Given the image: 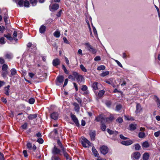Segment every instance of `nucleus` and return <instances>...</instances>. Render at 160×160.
<instances>
[{
	"instance_id": "f257e3e1",
	"label": "nucleus",
	"mask_w": 160,
	"mask_h": 160,
	"mask_svg": "<svg viewBox=\"0 0 160 160\" xmlns=\"http://www.w3.org/2000/svg\"><path fill=\"white\" fill-rule=\"evenodd\" d=\"M84 45L87 47V49L92 53L94 54L97 52V50L88 43H86Z\"/></svg>"
},
{
	"instance_id": "f03ea898",
	"label": "nucleus",
	"mask_w": 160,
	"mask_h": 160,
	"mask_svg": "<svg viewBox=\"0 0 160 160\" xmlns=\"http://www.w3.org/2000/svg\"><path fill=\"white\" fill-rule=\"evenodd\" d=\"M82 139V144L83 147L86 148L91 146V143L87 138L83 137Z\"/></svg>"
},
{
	"instance_id": "7ed1b4c3",
	"label": "nucleus",
	"mask_w": 160,
	"mask_h": 160,
	"mask_svg": "<svg viewBox=\"0 0 160 160\" xmlns=\"http://www.w3.org/2000/svg\"><path fill=\"white\" fill-rule=\"evenodd\" d=\"M100 150L101 153L103 155H105L108 152V148L105 146H102L100 147Z\"/></svg>"
},
{
	"instance_id": "20e7f679",
	"label": "nucleus",
	"mask_w": 160,
	"mask_h": 160,
	"mask_svg": "<svg viewBox=\"0 0 160 160\" xmlns=\"http://www.w3.org/2000/svg\"><path fill=\"white\" fill-rule=\"evenodd\" d=\"M141 156L140 153L138 152H134L131 155V158L133 160L138 159Z\"/></svg>"
},
{
	"instance_id": "39448f33",
	"label": "nucleus",
	"mask_w": 160,
	"mask_h": 160,
	"mask_svg": "<svg viewBox=\"0 0 160 160\" xmlns=\"http://www.w3.org/2000/svg\"><path fill=\"white\" fill-rule=\"evenodd\" d=\"M71 117L72 121L74 122L76 126L79 127L80 124L79 123L78 120L76 116L72 113L71 114Z\"/></svg>"
},
{
	"instance_id": "423d86ee",
	"label": "nucleus",
	"mask_w": 160,
	"mask_h": 160,
	"mask_svg": "<svg viewBox=\"0 0 160 160\" xmlns=\"http://www.w3.org/2000/svg\"><path fill=\"white\" fill-rule=\"evenodd\" d=\"M61 151L56 146H54L52 150V153L54 155L60 154Z\"/></svg>"
},
{
	"instance_id": "0eeeda50",
	"label": "nucleus",
	"mask_w": 160,
	"mask_h": 160,
	"mask_svg": "<svg viewBox=\"0 0 160 160\" xmlns=\"http://www.w3.org/2000/svg\"><path fill=\"white\" fill-rule=\"evenodd\" d=\"M62 151L63 155L66 158V159L67 160H71V158L70 157L69 155L66 152V149H63Z\"/></svg>"
},
{
	"instance_id": "6e6552de",
	"label": "nucleus",
	"mask_w": 160,
	"mask_h": 160,
	"mask_svg": "<svg viewBox=\"0 0 160 160\" xmlns=\"http://www.w3.org/2000/svg\"><path fill=\"white\" fill-rule=\"evenodd\" d=\"M89 135L90 137L91 140L92 141H94L96 136V132L95 131H91L89 132Z\"/></svg>"
},
{
	"instance_id": "1a4fd4ad",
	"label": "nucleus",
	"mask_w": 160,
	"mask_h": 160,
	"mask_svg": "<svg viewBox=\"0 0 160 160\" xmlns=\"http://www.w3.org/2000/svg\"><path fill=\"white\" fill-rule=\"evenodd\" d=\"M133 143V142L132 140H129L126 141H122L121 142L122 144L126 146L130 145L132 144Z\"/></svg>"
},
{
	"instance_id": "9d476101",
	"label": "nucleus",
	"mask_w": 160,
	"mask_h": 160,
	"mask_svg": "<svg viewBox=\"0 0 160 160\" xmlns=\"http://www.w3.org/2000/svg\"><path fill=\"white\" fill-rule=\"evenodd\" d=\"M60 63V61L58 58H56L54 59L52 61V64L54 66L56 67L59 65Z\"/></svg>"
},
{
	"instance_id": "9b49d317",
	"label": "nucleus",
	"mask_w": 160,
	"mask_h": 160,
	"mask_svg": "<svg viewBox=\"0 0 160 160\" xmlns=\"http://www.w3.org/2000/svg\"><path fill=\"white\" fill-rule=\"evenodd\" d=\"M92 151L95 157L98 158L100 157L99 153L94 147H93L92 148Z\"/></svg>"
},
{
	"instance_id": "f8f14e48",
	"label": "nucleus",
	"mask_w": 160,
	"mask_h": 160,
	"mask_svg": "<svg viewBox=\"0 0 160 160\" xmlns=\"http://www.w3.org/2000/svg\"><path fill=\"white\" fill-rule=\"evenodd\" d=\"M58 113L56 112H53L50 115L51 118L55 120H56L58 119Z\"/></svg>"
},
{
	"instance_id": "ddd939ff",
	"label": "nucleus",
	"mask_w": 160,
	"mask_h": 160,
	"mask_svg": "<svg viewBox=\"0 0 160 160\" xmlns=\"http://www.w3.org/2000/svg\"><path fill=\"white\" fill-rule=\"evenodd\" d=\"M95 120H96L97 122L101 121V123H103V120H105V118L101 115L97 117Z\"/></svg>"
},
{
	"instance_id": "4468645a",
	"label": "nucleus",
	"mask_w": 160,
	"mask_h": 160,
	"mask_svg": "<svg viewBox=\"0 0 160 160\" xmlns=\"http://www.w3.org/2000/svg\"><path fill=\"white\" fill-rule=\"evenodd\" d=\"M107 132L110 135H116L118 133V132L117 131H113L110 129H107Z\"/></svg>"
},
{
	"instance_id": "2eb2a0df",
	"label": "nucleus",
	"mask_w": 160,
	"mask_h": 160,
	"mask_svg": "<svg viewBox=\"0 0 160 160\" xmlns=\"http://www.w3.org/2000/svg\"><path fill=\"white\" fill-rule=\"evenodd\" d=\"M88 87L86 85H83L82 87L81 90L82 91L84 92L83 94H86L88 93Z\"/></svg>"
},
{
	"instance_id": "dca6fc26",
	"label": "nucleus",
	"mask_w": 160,
	"mask_h": 160,
	"mask_svg": "<svg viewBox=\"0 0 160 160\" xmlns=\"http://www.w3.org/2000/svg\"><path fill=\"white\" fill-rule=\"evenodd\" d=\"M10 86L9 85H8L5 88V91L4 93L7 96H9V90Z\"/></svg>"
},
{
	"instance_id": "f3484780",
	"label": "nucleus",
	"mask_w": 160,
	"mask_h": 160,
	"mask_svg": "<svg viewBox=\"0 0 160 160\" xmlns=\"http://www.w3.org/2000/svg\"><path fill=\"white\" fill-rule=\"evenodd\" d=\"M46 29V28L45 26L42 25L39 28L40 32L41 33H44L45 32Z\"/></svg>"
},
{
	"instance_id": "a211bd4d",
	"label": "nucleus",
	"mask_w": 160,
	"mask_h": 160,
	"mask_svg": "<svg viewBox=\"0 0 160 160\" xmlns=\"http://www.w3.org/2000/svg\"><path fill=\"white\" fill-rule=\"evenodd\" d=\"M4 36L10 41H12L13 40V38L11 36L9 33H8L7 34H4Z\"/></svg>"
},
{
	"instance_id": "6ab92c4d",
	"label": "nucleus",
	"mask_w": 160,
	"mask_h": 160,
	"mask_svg": "<svg viewBox=\"0 0 160 160\" xmlns=\"http://www.w3.org/2000/svg\"><path fill=\"white\" fill-rule=\"evenodd\" d=\"M73 105L74 106V109L75 111L78 112L79 111L80 109V107L79 105L76 102H74L73 104Z\"/></svg>"
},
{
	"instance_id": "aec40b11",
	"label": "nucleus",
	"mask_w": 160,
	"mask_h": 160,
	"mask_svg": "<svg viewBox=\"0 0 160 160\" xmlns=\"http://www.w3.org/2000/svg\"><path fill=\"white\" fill-rule=\"evenodd\" d=\"M142 110V108L141 105L139 103H137L136 106V112L138 113L140 112Z\"/></svg>"
},
{
	"instance_id": "412c9836",
	"label": "nucleus",
	"mask_w": 160,
	"mask_h": 160,
	"mask_svg": "<svg viewBox=\"0 0 160 160\" xmlns=\"http://www.w3.org/2000/svg\"><path fill=\"white\" fill-rule=\"evenodd\" d=\"M78 82H81L84 79L83 76L81 75H78L76 78Z\"/></svg>"
},
{
	"instance_id": "4be33fe9",
	"label": "nucleus",
	"mask_w": 160,
	"mask_h": 160,
	"mask_svg": "<svg viewBox=\"0 0 160 160\" xmlns=\"http://www.w3.org/2000/svg\"><path fill=\"white\" fill-rule=\"evenodd\" d=\"M57 80L59 83H62L64 80V77L63 76H60L57 78Z\"/></svg>"
},
{
	"instance_id": "5701e85b",
	"label": "nucleus",
	"mask_w": 160,
	"mask_h": 160,
	"mask_svg": "<svg viewBox=\"0 0 160 160\" xmlns=\"http://www.w3.org/2000/svg\"><path fill=\"white\" fill-rule=\"evenodd\" d=\"M105 92V91L104 90H101L100 91L98 94L97 97L98 98L102 97L103 96Z\"/></svg>"
},
{
	"instance_id": "b1692460",
	"label": "nucleus",
	"mask_w": 160,
	"mask_h": 160,
	"mask_svg": "<svg viewBox=\"0 0 160 160\" xmlns=\"http://www.w3.org/2000/svg\"><path fill=\"white\" fill-rule=\"evenodd\" d=\"M59 7L58 4L55 3L52 6L51 9L54 11L56 10Z\"/></svg>"
},
{
	"instance_id": "393cba45",
	"label": "nucleus",
	"mask_w": 160,
	"mask_h": 160,
	"mask_svg": "<svg viewBox=\"0 0 160 160\" xmlns=\"http://www.w3.org/2000/svg\"><path fill=\"white\" fill-rule=\"evenodd\" d=\"M57 143L58 144V145L60 148H61V149L62 150H63V149H65L63 146L62 143H61L60 140L59 139H58L57 141Z\"/></svg>"
},
{
	"instance_id": "a878e982",
	"label": "nucleus",
	"mask_w": 160,
	"mask_h": 160,
	"mask_svg": "<svg viewBox=\"0 0 160 160\" xmlns=\"http://www.w3.org/2000/svg\"><path fill=\"white\" fill-rule=\"evenodd\" d=\"M8 18V15L7 11H6V12L4 13V16L3 18L6 24L7 23Z\"/></svg>"
},
{
	"instance_id": "bb28decb",
	"label": "nucleus",
	"mask_w": 160,
	"mask_h": 160,
	"mask_svg": "<svg viewBox=\"0 0 160 160\" xmlns=\"http://www.w3.org/2000/svg\"><path fill=\"white\" fill-rule=\"evenodd\" d=\"M5 59H11L12 57V54L11 53H7L5 55Z\"/></svg>"
},
{
	"instance_id": "cd10ccee",
	"label": "nucleus",
	"mask_w": 160,
	"mask_h": 160,
	"mask_svg": "<svg viewBox=\"0 0 160 160\" xmlns=\"http://www.w3.org/2000/svg\"><path fill=\"white\" fill-rule=\"evenodd\" d=\"M37 117V114H30L28 116V118L29 120H32L34 118H35Z\"/></svg>"
},
{
	"instance_id": "c85d7f7f",
	"label": "nucleus",
	"mask_w": 160,
	"mask_h": 160,
	"mask_svg": "<svg viewBox=\"0 0 160 160\" xmlns=\"http://www.w3.org/2000/svg\"><path fill=\"white\" fill-rule=\"evenodd\" d=\"M10 71L11 72V74L9 76L11 77L12 76L15 75L17 73V71L14 68L11 69Z\"/></svg>"
},
{
	"instance_id": "c756f323",
	"label": "nucleus",
	"mask_w": 160,
	"mask_h": 160,
	"mask_svg": "<svg viewBox=\"0 0 160 160\" xmlns=\"http://www.w3.org/2000/svg\"><path fill=\"white\" fill-rule=\"evenodd\" d=\"M149 154L147 152L145 153L143 155V159L144 160H148L149 158Z\"/></svg>"
},
{
	"instance_id": "7c9ffc66",
	"label": "nucleus",
	"mask_w": 160,
	"mask_h": 160,
	"mask_svg": "<svg viewBox=\"0 0 160 160\" xmlns=\"http://www.w3.org/2000/svg\"><path fill=\"white\" fill-rule=\"evenodd\" d=\"M142 146L143 148H147L149 146V144L148 142L145 141L143 142L142 144Z\"/></svg>"
},
{
	"instance_id": "2f4dec72",
	"label": "nucleus",
	"mask_w": 160,
	"mask_h": 160,
	"mask_svg": "<svg viewBox=\"0 0 160 160\" xmlns=\"http://www.w3.org/2000/svg\"><path fill=\"white\" fill-rule=\"evenodd\" d=\"M138 136L140 138H143L145 136V133L144 132H140L138 133Z\"/></svg>"
},
{
	"instance_id": "473e14b6",
	"label": "nucleus",
	"mask_w": 160,
	"mask_h": 160,
	"mask_svg": "<svg viewBox=\"0 0 160 160\" xmlns=\"http://www.w3.org/2000/svg\"><path fill=\"white\" fill-rule=\"evenodd\" d=\"M109 73V71H105L103 72L102 73H101L100 74V76L102 77H104L108 75Z\"/></svg>"
},
{
	"instance_id": "72a5a7b5",
	"label": "nucleus",
	"mask_w": 160,
	"mask_h": 160,
	"mask_svg": "<svg viewBox=\"0 0 160 160\" xmlns=\"http://www.w3.org/2000/svg\"><path fill=\"white\" fill-rule=\"evenodd\" d=\"M137 125L136 124H131L129 125V127L130 128V130H135L136 128Z\"/></svg>"
},
{
	"instance_id": "f704fd0d",
	"label": "nucleus",
	"mask_w": 160,
	"mask_h": 160,
	"mask_svg": "<svg viewBox=\"0 0 160 160\" xmlns=\"http://www.w3.org/2000/svg\"><path fill=\"white\" fill-rule=\"evenodd\" d=\"M98 83L97 82H95L92 84V87L95 90H97L98 89V87L97 86Z\"/></svg>"
},
{
	"instance_id": "c9c22d12",
	"label": "nucleus",
	"mask_w": 160,
	"mask_h": 160,
	"mask_svg": "<svg viewBox=\"0 0 160 160\" xmlns=\"http://www.w3.org/2000/svg\"><path fill=\"white\" fill-rule=\"evenodd\" d=\"M135 149L136 150H139L141 148V146L138 143H136L134 145Z\"/></svg>"
},
{
	"instance_id": "e433bc0d",
	"label": "nucleus",
	"mask_w": 160,
	"mask_h": 160,
	"mask_svg": "<svg viewBox=\"0 0 160 160\" xmlns=\"http://www.w3.org/2000/svg\"><path fill=\"white\" fill-rule=\"evenodd\" d=\"M8 70L2 71V75L3 77L5 78L6 76L8 74Z\"/></svg>"
},
{
	"instance_id": "4c0bfd02",
	"label": "nucleus",
	"mask_w": 160,
	"mask_h": 160,
	"mask_svg": "<svg viewBox=\"0 0 160 160\" xmlns=\"http://www.w3.org/2000/svg\"><path fill=\"white\" fill-rule=\"evenodd\" d=\"M53 35L56 38H59L60 36V32L59 31H56L54 33Z\"/></svg>"
},
{
	"instance_id": "58836bf2",
	"label": "nucleus",
	"mask_w": 160,
	"mask_h": 160,
	"mask_svg": "<svg viewBox=\"0 0 160 160\" xmlns=\"http://www.w3.org/2000/svg\"><path fill=\"white\" fill-rule=\"evenodd\" d=\"M30 5L29 2L27 0L24 1V6L26 7H28Z\"/></svg>"
},
{
	"instance_id": "ea45409f",
	"label": "nucleus",
	"mask_w": 160,
	"mask_h": 160,
	"mask_svg": "<svg viewBox=\"0 0 160 160\" xmlns=\"http://www.w3.org/2000/svg\"><path fill=\"white\" fill-rule=\"evenodd\" d=\"M105 69V67L104 65H100L97 68V70H104Z\"/></svg>"
},
{
	"instance_id": "a19ab883",
	"label": "nucleus",
	"mask_w": 160,
	"mask_h": 160,
	"mask_svg": "<svg viewBox=\"0 0 160 160\" xmlns=\"http://www.w3.org/2000/svg\"><path fill=\"white\" fill-rule=\"evenodd\" d=\"M51 160H61V159L58 156H53L51 158Z\"/></svg>"
},
{
	"instance_id": "79ce46f5",
	"label": "nucleus",
	"mask_w": 160,
	"mask_h": 160,
	"mask_svg": "<svg viewBox=\"0 0 160 160\" xmlns=\"http://www.w3.org/2000/svg\"><path fill=\"white\" fill-rule=\"evenodd\" d=\"M101 128L102 130L103 131H104L106 130V127L104 124L103 123H101Z\"/></svg>"
},
{
	"instance_id": "37998d69",
	"label": "nucleus",
	"mask_w": 160,
	"mask_h": 160,
	"mask_svg": "<svg viewBox=\"0 0 160 160\" xmlns=\"http://www.w3.org/2000/svg\"><path fill=\"white\" fill-rule=\"evenodd\" d=\"M30 2L32 6H35L37 4V0H30Z\"/></svg>"
},
{
	"instance_id": "c03bdc74",
	"label": "nucleus",
	"mask_w": 160,
	"mask_h": 160,
	"mask_svg": "<svg viewBox=\"0 0 160 160\" xmlns=\"http://www.w3.org/2000/svg\"><path fill=\"white\" fill-rule=\"evenodd\" d=\"M80 68L82 71L85 72H87V69L83 65L81 64L80 65Z\"/></svg>"
},
{
	"instance_id": "a18cd8bd",
	"label": "nucleus",
	"mask_w": 160,
	"mask_h": 160,
	"mask_svg": "<svg viewBox=\"0 0 160 160\" xmlns=\"http://www.w3.org/2000/svg\"><path fill=\"white\" fill-rule=\"evenodd\" d=\"M24 1L23 0H19L18 2V5L20 7H22L24 4Z\"/></svg>"
},
{
	"instance_id": "49530a36",
	"label": "nucleus",
	"mask_w": 160,
	"mask_h": 160,
	"mask_svg": "<svg viewBox=\"0 0 160 160\" xmlns=\"http://www.w3.org/2000/svg\"><path fill=\"white\" fill-rule=\"evenodd\" d=\"M62 69L66 74H68L69 73V71L67 70L66 68L64 65H62Z\"/></svg>"
},
{
	"instance_id": "de8ad7c7",
	"label": "nucleus",
	"mask_w": 160,
	"mask_h": 160,
	"mask_svg": "<svg viewBox=\"0 0 160 160\" xmlns=\"http://www.w3.org/2000/svg\"><path fill=\"white\" fill-rule=\"evenodd\" d=\"M8 65L6 64H4L2 67V71L8 70Z\"/></svg>"
},
{
	"instance_id": "09e8293b",
	"label": "nucleus",
	"mask_w": 160,
	"mask_h": 160,
	"mask_svg": "<svg viewBox=\"0 0 160 160\" xmlns=\"http://www.w3.org/2000/svg\"><path fill=\"white\" fill-rule=\"evenodd\" d=\"M5 43V42L4 41V38L2 37L0 38V44H4Z\"/></svg>"
},
{
	"instance_id": "8fccbe9b",
	"label": "nucleus",
	"mask_w": 160,
	"mask_h": 160,
	"mask_svg": "<svg viewBox=\"0 0 160 160\" xmlns=\"http://www.w3.org/2000/svg\"><path fill=\"white\" fill-rule=\"evenodd\" d=\"M35 102V99L34 98H31L28 100V102L30 104H33Z\"/></svg>"
},
{
	"instance_id": "3c124183",
	"label": "nucleus",
	"mask_w": 160,
	"mask_h": 160,
	"mask_svg": "<svg viewBox=\"0 0 160 160\" xmlns=\"http://www.w3.org/2000/svg\"><path fill=\"white\" fill-rule=\"evenodd\" d=\"M27 148L29 150L31 149L32 148V143L30 142H28L27 145Z\"/></svg>"
},
{
	"instance_id": "603ef678",
	"label": "nucleus",
	"mask_w": 160,
	"mask_h": 160,
	"mask_svg": "<svg viewBox=\"0 0 160 160\" xmlns=\"http://www.w3.org/2000/svg\"><path fill=\"white\" fill-rule=\"evenodd\" d=\"M28 123L26 122L25 123L21 126V127L23 129H26L27 128Z\"/></svg>"
},
{
	"instance_id": "864d4df0",
	"label": "nucleus",
	"mask_w": 160,
	"mask_h": 160,
	"mask_svg": "<svg viewBox=\"0 0 160 160\" xmlns=\"http://www.w3.org/2000/svg\"><path fill=\"white\" fill-rule=\"evenodd\" d=\"M122 108V107L121 105H118L116 106V110L117 111H118L121 109Z\"/></svg>"
},
{
	"instance_id": "5fc2aeb1",
	"label": "nucleus",
	"mask_w": 160,
	"mask_h": 160,
	"mask_svg": "<svg viewBox=\"0 0 160 160\" xmlns=\"http://www.w3.org/2000/svg\"><path fill=\"white\" fill-rule=\"evenodd\" d=\"M92 28H93V31L94 33V35L96 36L97 37L98 36V34H97L96 29L94 27H93L92 25Z\"/></svg>"
},
{
	"instance_id": "6e6d98bb",
	"label": "nucleus",
	"mask_w": 160,
	"mask_h": 160,
	"mask_svg": "<svg viewBox=\"0 0 160 160\" xmlns=\"http://www.w3.org/2000/svg\"><path fill=\"white\" fill-rule=\"evenodd\" d=\"M154 136L156 137H158L160 135V131H158L154 133Z\"/></svg>"
},
{
	"instance_id": "4d7b16f0",
	"label": "nucleus",
	"mask_w": 160,
	"mask_h": 160,
	"mask_svg": "<svg viewBox=\"0 0 160 160\" xmlns=\"http://www.w3.org/2000/svg\"><path fill=\"white\" fill-rule=\"evenodd\" d=\"M75 99L77 100V102L79 103V104L81 105L82 102V100L79 97H77L75 98Z\"/></svg>"
},
{
	"instance_id": "13d9d810",
	"label": "nucleus",
	"mask_w": 160,
	"mask_h": 160,
	"mask_svg": "<svg viewBox=\"0 0 160 160\" xmlns=\"http://www.w3.org/2000/svg\"><path fill=\"white\" fill-rule=\"evenodd\" d=\"M72 74L73 75L74 77V78H76L77 76H78L79 74L78 73L76 72H73Z\"/></svg>"
},
{
	"instance_id": "bf43d9fd",
	"label": "nucleus",
	"mask_w": 160,
	"mask_h": 160,
	"mask_svg": "<svg viewBox=\"0 0 160 160\" xmlns=\"http://www.w3.org/2000/svg\"><path fill=\"white\" fill-rule=\"evenodd\" d=\"M37 142H39V143L42 144L43 142V140L42 138H40L38 139L37 140Z\"/></svg>"
},
{
	"instance_id": "052dcab7",
	"label": "nucleus",
	"mask_w": 160,
	"mask_h": 160,
	"mask_svg": "<svg viewBox=\"0 0 160 160\" xmlns=\"http://www.w3.org/2000/svg\"><path fill=\"white\" fill-rule=\"evenodd\" d=\"M123 121L122 119L121 118H118L116 120V121L120 123H122L123 122Z\"/></svg>"
},
{
	"instance_id": "680f3d73",
	"label": "nucleus",
	"mask_w": 160,
	"mask_h": 160,
	"mask_svg": "<svg viewBox=\"0 0 160 160\" xmlns=\"http://www.w3.org/2000/svg\"><path fill=\"white\" fill-rule=\"evenodd\" d=\"M105 104L108 107H110L111 104V102L110 101H108L106 102Z\"/></svg>"
},
{
	"instance_id": "e2e57ef3",
	"label": "nucleus",
	"mask_w": 160,
	"mask_h": 160,
	"mask_svg": "<svg viewBox=\"0 0 160 160\" xmlns=\"http://www.w3.org/2000/svg\"><path fill=\"white\" fill-rule=\"evenodd\" d=\"M23 153L25 157H27L28 156V154L27 153V151L26 150L23 151Z\"/></svg>"
},
{
	"instance_id": "0e129e2a",
	"label": "nucleus",
	"mask_w": 160,
	"mask_h": 160,
	"mask_svg": "<svg viewBox=\"0 0 160 160\" xmlns=\"http://www.w3.org/2000/svg\"><path fill=\"white\" fill-rule=\"evenodd\" d=\"M120 138L123 140H126L128 139V138L125 137L122 134L120 135Z\"/></svg>"
},
{
	"instance_id": "69168bd1",
	"label": "nucleus",
	"mask_w": 160,
	"mask_h": 160,
	"mask_svg": "<svg viewBox=\"0 0 160 160\" xmlns=\"http://www.w3.org/2000/svg\"><path fill=\"white\" fill-rule=\"evenodd\" d=\"M101 60L100 57L99 56H96L94 59L95 61H99Z\"/></svg>"
},
{
	"instance_id": "338daca9",
	"label": "nucleus",
	"mask_w": 160,
	"mask_h": 160,
	"mask_svg": "<svg viewBox=\"0 0 160 160\" xmlns=\"http://www.w3.org/2000/svg\"><path fill=\"white\" fill-rule=\"evenodd\" d=\"M5 62L4 59L2 58H0V63L1 64H3Z\"/></svg>"
},
{
	"instance_id": "774afa93",
	"label": "nucleus",
	"mask_w": 160,
	"mask_h": 160,
	"mask_svg": "<svg viewBox=\"0 0 160 160\" xmlns=\"http://www.w3.org/2000/svg\"><path fill=\"white\" fill-rule=\"evenodd\" d=\"M157 102L158 107L160 109V100L158 98H157Z\"/></svg>"
}]
</instances>
